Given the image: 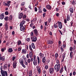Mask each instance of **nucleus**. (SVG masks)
I'll return each mask as SVG.
<instances>
[{
    "label": "nucleus",
    "mask_w": 76,
    "mask_h": 76,
    "mask_svg": "<svg viewBox=\"0 0 76 76\" xmlns=\"http://www.w3.org/2000/svg\"><path fill=\"white\" fill-rule=\"evenodd\" d=\"M0 69L1 70V72L2 75V76H7V72L6 71L3 70V66L1 67Z\"/></svg>",
    "instance_id": "f257e3e1"
},
{
    "label": "nucleus",
    "mask_w": 76,
    "mask_h": 76,
    "mask_svg": "<svg viewBox=\"0 0 76 76\" xmlns=\"http://www.w3.org/2000/svg\"><path fill=\"white\" fill-rule=\"evenodd\" d=\"M60 65H55L54 66L55 70L56 72H58L60 70Z\"/></svg>",
    "instance_id": "f03ea898"
},
{
    "label": "nucleus",
    "mask_w": 76,
    "mask_h": 76,
    "mask_svg": "<svg viewBox=\"0 0 76 76\" xmlns=\"http://www.w3.org/2000/svg\"><path fill=\"white\" fill-rule=\"evenodd\" d=\"M29 49L31 51L29 53V57L31 58L32 57V51H33V50L32 49V47L31 45H30L29 46Z\"/></svg>",
    "instance_id": "7ed1b4c3"
},
{
    "label": "nucleus",
    "mask_w": 76,
    "mask_h": 76,
    "mask_svg": "<svg viewBox=\"0 0 76 76\" xmlns=\"http://www.w3.org/2000/svg\"><path fill=\"white\" fill-rule=\"evenodd\" d=\"M31 39L33 42H36L37 40V37L35 36L31 37Z\"/></svg>",
    "instance_id": "20e7f679"
},
{
    "label": "nucleus",
    "mask_w": 76,
    "mask_h": 76,
    "mask_svg": "<svg viewBox=\"0 0 76 76\" xmlns=\"http://www.w3.org/2000/svg\"><path fill=\"white\" fill-rule=\"evenodd\" d=\"M10 3H11V1H7V3H4V5L5 6H8V7H9L10 5Z\"/></svg>",
    "instance_id": "39448f33"
},
{
    "label": "nucleus",
    "mask_w": 76,
    "mask_h": 76,
    "mask_svg": "<svg viewBox=\"0 0 76 76\" xmlns=\"http://www.w3.org/2000/svg\"><path fill=\"white\" fill-rule=\"evenodd\" d=\"M33 32L35 36H38V35H39V33H38V31L37 29H34L33 30Z\"/></svg>",
    "instance_id": "423d86ee"
},
{
    "label": "nucleus",
    "mask_w": 76,
    "mask_h": 76,
    "mask_svg": "<svg viewBox=\"0 0 76 76\" xmlns=\"http://www.w3.org/2000/svg\"><path fill=\"white\" fill-rule=\"evenodd\" d=\"M36 68H37V70L39 74H40L41 73V68H40V66H36Z\"/></svg>",
    "instance_id": "0eeeda50"
},
{
    "label": "nucleus",
    "mask_w": 76,
    "mask_h": 76,
    "mask_svg": "<svg viewBox=\"0 0 76 76\" xmlns=\"http://www.w3.org/2000/svg\"><path fill=\"white\" fill-rule=\"evenodd\" d=\"M16 64H17V62L16 61H14L13 62L12 65L14 69L16 68Z\"/></svg>",
    "instance_id": "6e6552de"
},
{
    "label": "nucleus",
    "mask_w": 76,
    "mask_h": 76,
    "mask_svg": "<svg viewBox=\"0 0 76 76\" xmlns=\"http://www.w3.org/2000/svg\"><path fill=\"white\" fill-rule=\"evenodd\" d=\"M49 72L50 74H53V72H54V68H50L49 69Z\"/></svg>",
    "instance_id": "1a4fd4ad"
},
{
    "label": "nucleus",
    "mask_w": 76,
    "mask_h": 76,
    "mask_svg": "<svg viewBox=\"0 0 76 76\" xmlns=\"http://www.w3.org/2000/svg\"><path fill=\"white\" fill-rule=\"evenodd\" d=\"M69 11H70V12L71 13H73V12H74V9H73V7H70L69 8Z\"/></svg>",
    "instance_id": "9d476101"
},
{
    "label": "nucleus",
    "mask_w": 76,
    "mask_h": 76,
    "mask_svg": "<svg viewBox=\"0 0 76 76\" xmlns=\"http://www.w3.org/2000/svg\"><path fill=\"white\" fill-rule=\"evenodd\" d=\"M4 56H1V54L0 53V60H2V61H4Z\"/></svg>",
    "instance_id": "9b49d317"
},
{
    "label": "nucleus",
    "mask_w": 76,
    "mask_h": 76,
    "mask_svg": "<svg viewBox=\"0 0 76 76\" xmlns=\"http://www.w3.org/2000/svg\"><path fill=\"white\" fill-rule=\"evenodd\" d=\"M23 15V14L22 12L20 13L18 15L19 18L20 19H22V18Z\"/></svg>",
    "instance_id": "f8f14e48"
},
{
    "label": "nucleus",
    "mask_w": 76,
    "mask_h": 76,
    "mask_svg": "<svg viewBox=\"0 0 76 76\" xmlns=\"http://www.w3.org/2000/svg\"><path fill=\"white\" fill-rule=\"evenodd\" d=\"M70 56L71 58L72 59L73 57V51H71L70 52Z\"/></svg>",
    "instance_id": "ddd939ff"
},
{
    "label": "nucleus",
    "mask_w": 76,
    "mask_h": 76,
    "mask_svg": "<svg viewBox=\"0 0 76 76\" xmlns=\"http://www.w3.org/2000/svg\"><path fill=\"white\" fill-rule=\"evenodd\" d=\"M63 56V59L62 60L61 62H63L64 61V59L65 58V56H66V53H64L62 55Z\"/></svg>",
    "instance_id": "4468645a"
},
{
    "label": "nucleus",
    "mask_w": 76,
    "mask_h": 76,
    "mask_svg": "<svg viewBox=\"0 0 76 76\" xmlns=\"http://www.w3.org/2000/svg\"><path fill=\"white\" fill-rule=\"evenodd\" d=\"M46 7L49 10H51V6L50 5H47L46 6Z\"/></svg>",
    "instance_id": "2eb2a0df"
},
{
    "label": "nucleus",
    "mask_w": 76,
    "mask_h": 76,
    "mask_svg": "<svg viewBox=\"0 0 76 76\" xmlns=\"http://www.w3.org/2000/svg\"><path fill=\"white\" fill-rule=\"evenodd\" d=\"M20 26V30L21 31H25V28H24V27L23 26Z\"/></svg>",
    "instance_id": "dca6fc26"
},
{
    "label": "nucleus",
    "mask_w": 76,
    "mask_h": 76,
    "mask_svg": "<svg viewBox=\"0 0 76 76\" xmlns=\"http://www.w3.org/2000/svg\"><path fill=\"white\" fill-rule=\"evenodd\" d=\"M53 41L51 40H48V44H53Z\"/></svg>",
    "instance_id": "f3484780"
},
{
    "label": "nucleus",
    "mask_w": 76,
    "mask_h": 76,
    "mask_svg": "<svg viewBox=\"0 0 76 76\" xmlns=\"http://www.w3.org/2000/svg\"><path fill=\"white\" fill-rule=\"evenodd\" d=\"M40 58H42L44 57V54L41 53H40L39 54Z\"/></svg>",
    "instance_id": "a211bd4d"
},
{
    "label": "nucleus",
    "mask_w": 76,
    "mask_h": 76,
    "mask_svg": "<svg viewBox=\"0 0 76 76\" xmlns=\"http://www.w3.org/2000/svg\"><path fill=\"white\" fill-rule=\"evenodd\" d=\"M45 61H46V59H45V57H44L42 59V62L43 63H45Z\"/></svg>",
    "instance_id": "6ab92c4d"
},
{
    "label": "nucleus",
    "mask_w": 76,
    "mask_h": 76,
    "mask_svg": "<svg viewBox=\"0 0 76 76\" xmlns=\"http://www.w3.org/2000/svg\"><path fill=\"white\" fill-rule=\"evenodd\" d=\"M4 17V15L3 14H1L0 15V19L2 20L3 19Z\"/></svg>",
    "instance_id": "aec40b11"
},
{
    "label": "nucleus",
    "mask_w": 76,
    "mask_h": 76,
    "mask_svg": "<svg viewBox=\"0 0 76 76\" xmlns=\"http://www.w3.org/2000/svg\"><path fill=\"white\" fill-rule=\"evenodd\" d=\"M66 20L67 21H69L70 20V15H69L68 14L66 16Z\"/></svg>",
    "instance_id": "412c9836"
},
{
    "label": "nucleus",
    "mask_w": 76,
    "mask_h": 76,
    "mask_svg": "<svg viewBox=\"0 0 76 76\" xmlns=\"http://www.w3.org/2000/svg\"><path fill=\"white\" fill-rule=\"evenodd\" d=\"M56 62L57 64H56V65H60V61H59V59H57L56 60Z\"/></svg>",
    "instance_id": "4be33fe9"
},
{
    "label": "nucleus",
    "mask_w": 76,
    "mask_h": 76,
    "mask_svg": "<svg viewBox=\"0 0 76 76\" xmlns=\"http://www.w3.org/2000/svg\"><path fill=\"white\" fill-rule=\"evenodd\" d=\"M24 23H25V21L23 20L20 22V26H23V25H24Z\"/></svg>",
    "instance_id": "5701e85b"
},
{
    "label": "nucleus",
    "mask_w": 76,
    "mask_h": 76,
    "mask_svg": "<svg viewBox=\"0 0 76 76\" xmlns=\"http://www.w3.org/2000/svg\"><path fill=\"white\" fill-rule=\"evenodd\" d=\"M19 63L20 64H22L23 63V60L22 58H20L19 60Z\"/></svg>",
    "instance_id": "b1692460"
},
{
    "label": "nucleus",
    "mask_w": 76,
    "mask_h": 76,
    "mask_svg": "<svg viewBox=\"0 0 76 76\" xmlns=\"http://www.w3.org/2000/svg\"><path fill=\"white\" fill-rule=\"evenodd\" d=\"M33 64L34 66H37L38 64V62H37V61H34Z\"/></svg>",
    "instance_id": "393cba45"
},
{
    "label": "nucleus",
    "mask_w": 76,
    "mask_h": 76,
    "mask_svg": "<svg viewBox=\"0 0 76 76\" xmlns=\"http://www.w3.org/2000/svg\"><path fill=\"white\" fill-rule=\"evenodd\" d=\"M72 4H73V5H75V4H76V0H74L72 1Z\"/></svg>",
    "instance_id": "a878e982"
},
{
    "label": "nucleus",
    "mask_w": 76,
    "mask_h": 76,
    "mask_svg": "<svg viewBox=\"0 0 76 76\" xmlns=\"http://www.w3.org/2000/svg\"><path fill=\"white\" fill-rule=\"evenodd\" d=\"M29 76H32V70H30L29 72Z\"/></svg>",
    "instance_id": "bb28decb"
},
{
    "label": "nucleus",
    "mask_w": 76,
    "mask_h": 76,
    "mask_svg": "<svg viewBox=\"0 0 76 76\" xmlns=\"http://www.w3.org/2000/svg\"><path fill=\"white\" fill-rule=\"evenodd\" d=\"M8 20L9 21H12V15H10L9 16Z\"/></svg>",
    "instance_id": "cd10ccee"
},
{
    "label": "nucleus",
    "mask_w": 76,
    "mask_h": 76,
    "mask_svg": "<svg viewBox=\"0 0 76 76\" xmlns=\"http://www.w3.org/2000/svg\"><path fill=\"white\" fill-rule=\"evenodd\" d=\"M58 26L60 29H61L62 28L63 26H62V24L61 23H59V24H58Z\"/></svg>",
    "instance_id": "c85d7f7f"
},
{
    "label": "nucleus",
    "mask_w": 76,
    "mask_h": 76,
    "mask_svg": "<svg viewBox=\"0 0 76 76\" xmlns=\"http://www.w3.org/2000/svg\"><path fill=\"white\" fill-rule=\"evenodd\" d=\"M64 43L63 45L62 46H63L62 47L64 48H66V44L65 42V41L64 42Z\"/></svg>",
    "instance_id": "c756f323"
},
{
    "label": "nucleus",
    "mask_w": 76,
    "mask_h": 76,
    "mask_svg": "<svg viewBox=\"0 0 76 76\" xmlns=\"http://www.w3.org/2000/svg\"><path fill=\"white\" fill-rule=\"evenodd\" d=\"M8 52L9 53H12V52H13V50L12 49V48H9L8 49Z\"/></svg>",
    "instance_id": "7c9ffc66"
},
{
    "label": "nucleus",
    "mask_w": 76,
    "mask_h": 76,
    "mask_svg": "<svg viewBox=\"0 0 76 76\" xmlns=\"http://www.w3.org/2000/svg\"><path fill=\"white\" fill-rule=\"evenodd\" d=\"M7 68V64H5L3 66V68L4 69H6Z\"/></svg>",
    "instance_id": "2f4dec72"
},
{
    "label": "nucleus",
    "mask_w": 76,
    "mask_h": 76,
    "mask_svg": "<svg viewBox=\"0 0 76 76\" xmlns=\"http://www.w3.org/2000/svg\"><path fill=\"white\" fill-rule=\"evenodd\" d=\"M31 46L33 48H34V49H35V45H34V43H33L31 44Z\"/></svg>",
    "instance_id": "473e14b6"
},
{
    "label": "nucleus",
    "mask_w": 76,
    "mask_h": 76,
    "mask_svg": "<svg viewBox=\"0 0 76 76\" xmlns=\"http://www.w3.org/2000/svg\"><path fill=\"white\" fill-rule=\"evenodd\" d=\"M37 59L38 60V64H39L40 60H39V57L38 56L37 57Z\"/></svg>",
    "instance_id": "72a5a7b5"
},
{
    "label": "nucleus",
    "mask_w": 76,
    "mask_h": 76,
    "mask_svg": "<svg viewBox=\"0 0 76 76\" xmlns=\"http://www.w3.org/2000/svg\"><path fill=\"white\" fill-rule=\"evenodd\" d=\"M58 56V53H56L55 55V58H57Z\"/></svg>",
    "instance_id": "f704fd0d"
},
{
    "label": "nucleus",
    "mask_w": 76,
    "mask_h": 76,
    "mask_svg": "<svg viewBox=\"0 0 76 76\" xmlns=\"http://www.w3.org/2000/svg\"><path fill=\"white\" fill-rule=\"evenodd\" d=\"M4 19L6 21H7V20L9 19V17L7 16L6 17L4 18Z\"/></svg>",
    "instance_id": "c9c22d12"
},
{
    "label": "nucleus",
    "mask_w": 76,
    "mask_h": 76,
    "mask_svg": "<svg viewBox=\"0 0 76 76\" xmlns=\"http://www.w3.org/2000/svg\"><path fill=\"white\" fill-rule=\"evenodd\" d=\"M54 27L55 28H56L58 27V24H57V23L54 24Z\"/></svg>",
    "instance_id": "e433bc0d"
},
{
    "label": "nucleus",
    "mask_w": 76,
    "mask_h": 76,
    "mask_svg": "<svg viewBox=\"0 0 76 76\" xmlns=\"http://www.w3.org/2000/svg\"><path fill=\"white\" fill-rule=\"evenodd\" d=\"M37 18H34L33 19V20L34 23H35V22H36V21H37Z\"/></svg>",
    "instance_id": "4c0bfd02"
},
{
    "label": "nucleus",
    "mask_w": 76,
    "mask_h": 76,
    "mask_svg": "<svg viewBox=\"0 0 76 76\" xmlns=\"http://www.w3.org/2000/svg\"><path fill=\"white\" fill-rule=\"evenodd\" d=\"M60 50L61 53H63L64 51V49L61 46L60 48Z\"/></svg>",
    "instance_id": "58836bf2"
},
{
    "label": "nucleus",
    "mask_w": 76,
    "mask_h": 76,
    "mask_svg": "<svg viewBox=\"0 0 76 76\" xmlns=\"http://www.w3.org/2000/svg\"><path fill=\"white\" fill-rule=\"evenodd\" d=\"M33 60L34 61H37V59H36V56H35V55L34 56Z\"/></svg>",
    "instance_id": "ea45409f"
},
{
    "label": "nucleus",
    "mask_w": 76,
    "mask_h": 76,
    "mask_svg": "<svg viewBox=\"0 0 76 76\" xmlns=\"http://www.w3.org/2000/svg\"><path fill=\"white\" fill-rule=\"evenodd\" d=\"M22 52L23 53V54H26V50L23 49L22 50Z\"/></svg>",
    "instance_id": "a19ab883"
},
{
    "label": "nucleus",
    "mask_w": 76,
    "mask_h": 76,
    "mask_svg": "<svg viewBox=\"0 0 76 76\" xmlns=\"http://www.w3.org/2000/svg\"><path fill=\"white\" fill-rule=\"evenodd\" d=\"M20 44H21V41H20V40H19L18 41V45H20Z\"/></svg>",
    "instance_id": "79ce46f5"
},
{
    "label": "nucleus",
    "mask_w": 76,
    "mask_h": 76,
    "mask_svg": "<svg viewBox=\"0 0 76 76\" xmlns=\"http://www.w3.org/2000/svg\"><path fill=\"white\" fill-rule=\"evenodd\" d=\"M30 35L31 37L34 36V32H33V31H32L31 32V34H30Z\"/></svg>",
    "instance_id": "37998d69"
},
{
    "label": "nucleus",
    "mask_w": 76,
    "mask_h": 76,
    "mask_svg": "<svg viewBox=\"0 0 76 76\" xmlns=\"http://www.w3.org/2000/svg\"><path fill=\"white\" fill-rule=\"evenodd\" d=\"M6 49V48H2L1 49V51L2 52H4V50Z\"/></svg>",
    "instance_id": "c03bdc74"
},
{
    "label": "nucleus",
    "mask_w": 76,
    "mask_h": 76,
    "mask_svg": "<svg viewBox=\"0 0 76 76\" xmlns=\"http://www.w3.org/2000/svg\"><path fill=\"white\" fill-rule=\"evenodd\" d=\"M51 18H50L48 20V23H50L51 22Z\"/></svg>",
    "instance_id": "a18cd8bd"
},
{
    "label": "nucleus",
    "mask_w": 76,
    "mask_h": 76,
    "mask_svg": "<svg viewBox=\"0 0 76 76\" xmlns=\"http://www.w3.org/2000/svg\"><path fill=\"white\" fill-rule=\"evenodd\" d=\"M63 72V67H62L60 70V73H62Z\"/></svg>",
    "instance_id": "49530a36"
},
{
    "label": "nucleus",
    "mask_w": 76,
    "mask_h": 76,
    "mask_svg": "<svg viewBox=\"0 0 76 76\" xmlns=\"http://www.w3.org/2000/svg\"><path fill=\"white\" fill-rule=\"evenodd\" d=\"M31 59H30L28 58L27 59V62L28 63H31Z\"/></svg>",
    "instance_id": "de8ad7c7"
},
{
    "label": "nucleus",
    "mask_w": 76,
    "mask_h": 76,
    "mask_svg": "<svg viewBox=\"0 0 76 76\" xmlns=\"http://www.w3.org/2000/svg\"><path fill=\"white\" fill-rule=\"evenodd\" d=\"M5 15H9V12L7 11H6L5 12Z\"/></svg>",
    "instance_id": "09e8293b"
},
{
    "label": "nucleus",
    "mask_w": 76,
    "mask_h": 76,
    "mask_svg": "<svg viewBox=\"0 0 76 76\" xmlns=\"http://www.w3.org/2000/svg\"><path fill=\"white\" fill-rule=\"evenodd\" d=\"M61 41H59L58 42V46H59V47H60L61 45Z\"/></svg>",
    "instance_id": "8fccbe9b"
},
{
    "label": "nucleus",
    "mask_w": 76,
    "mask_h": 76,
    "mask_svg": "<svg viewBox=\"0 0 76 76\" xmlns=\"http://www.w3.org/2000/svg\"><path fill=\"white\" fill-rule=\"evenodd\" d=\"M21 65L22 66H23V67H24V68H26V66H25V65H24V64H23V63L22 64H21Z\"/></svg>",
    "instance_id": "3c124183"
},
{
    "label": "nucleus",
    "mask_w": 76,
    "mask_h": 76,
    "mask_svg": "<svg viewBox=\"0 0 76 76\" xmlns=\"http://www.w3.org/2000/svg\"><path fill=\"white\" fill-rule=\"evenodd\" d=\"M39 12L40 13H42V10L41 9H38Z\"/></svg>",
    "instance_id": "603ef678"
},
{
    "label": "nucleus",
    "mask_w": 76,
    "mask_h": 76,
    "mask_svg": "<svg viewBox=\"0 0 76 76\" xmlns=\"http://www.w3.org/2000/svg\"><path fill=\"white\" fill-rule=\"evenodd\" d=\"M45 69H46V70L47 69H48V66L47 65H46L45 66Z\"/></svg>",
    "instance_id": "864d4df0"
},
{
    "label": "nucleus",
    "mask_w": 76,
    "mask_h": 76,
    "mask_svg": "<svg viewBox=\"0 0 76 76\" xmlns=\"http://www.w3.org/2000/svg\"><path fill=\"white\" fill-rule=\"evenodd\" d=\"M69 50H70V51H73V47H70L69 48Z\"/></svg>",
    "instance_id": "5fc2aeb1"
},
{
    "label": "nucleus",
    "mask_w": 76,
    "mask_h": 76,
    "mask_svg": "<svg viewBox=\"0 0 76 76\" xmlns=\"http://www.w3.org/2000/svg\"><path fill=\"white\" fill-rule=\"evenodd\" d=\"M43 11L44 12H47V10H46V9H45V8H44L43 9Z\"/></svg>",
    "instance_id": "6e6d98bb"
},
{
    "label": "nucleus",
    "mask_w": 76,
    "mask_h": 76,
    "mask_svg": "<svg viewBox=\"0 0 76 76\" xmlns=\"http://www.w3.org/2000/svg\"><path fill=\"white\" fill-rule=\"evenodd\" d=\"M27 41L29 42L30 41V38H27L26 39Z\"/></svg>",
    "instance_id": "4d7b16f0"
},
{
    "label": "nucleus",
    "mask_w": 76,
    "mask_h": 76,
    "mask_svg": "<svg viewBox=\"0 0 76 76\" xmlns=\"http://www.w3.org/2000/svg\"><path fill=\"white\" fill-rule=\"evenodd\" d=\"M34 10L35 12H37L38 10L37 9V7H35L34 8Z\"/></svg>",
    "instance_id": "13d9d810"
},
{
    "label": "nucleus",
    "mask_w": 76,
    "mask_h": 76,
    "mask_svg": "<svg viewBox=\"0 0 76 76\" xmlns=\"http://www.w3.org/2000/svg\"><path fill=\"white\" fill-rule=\"evenodd\" d=\"M32 57L30 58H31L30 60H31V62H32V61H34V58H32Z\"/></svg>",
    "instance_id": "bf43d9fd"
},
{
    "label": "nucleus",
    "mask_w": 76,
    "mask_h": 76,
    "mask_svg": "<svg viewBox=\"0 0 76 76\" xmlns=\"http://www.w3.org/2000/svg\"><path fill=\"white\" fill-rule=\"evenodd\" d=\"M5 26L6 28H8V26H7V23H6L5 24Z\"/></svg>",
    "instance_id": "052dcab7"
},
{
    "label": "nucleus",
    "mask_w": 76,
    "mask_h": 76,
    "mask_svg": "<svg viewBox=\"0 0 76 76\" xmlns=\"http://www.w3.org/2000/svg\"><path fill=\"white\" fill-rule=\"evenodd\" d=\"M64 23L65 24L67 23V20L66 19H64Z\"/></svg>",
    "instance_id": "680f3d73"
},
{
    "label": "nucleus",
    "mask_w": 76,
    "mask_h": 76,
    "mask_svg": "<svg viewBox=\"0 0 76 76\" xmlns=\"http://www.w3.org/2000/svg\"><path fill=\"white\" fill-rule=\"evenodd\" d=\"M24 64H25V65H26V66H27L28 64V62H26V61H25L24 62Z\"/></svg>",
    "instance_id": "e2e57ef3"
},
{
    "label": "nucleus",
    "mask_w": 76,
    "mask_h": 76,
    "mask_svg": "<svg viewBox=\"0 0 76 76\" xmlns=\"http://www.w3.org/2000/svg\"><path fill=\"white\" fill-rule=\"evenodd\" d=\"M26 18V15H24L23 16V19H24V18Z\"/></svg>",
    "instance_id": "0e129e2a"
},
{
    "label": "nucleus",
    "mask_w": 76,
    "mask_h": 76,
    "mask_svg": "<svg viewBox=\"0 0 76 76\" xmlns=\"http://www.w3.org/2000/svg\"><path fill=\"white\" fill-rule=\"evenodd\" d=\"M21 5V6H24V5H25V2H22Z\"/></svg>",
    "instance_id": "69168bd1"
},
{
    "label": "nucleus",
    "mask_w": 76,
    "mask_h": 76,
    "mask_svg": "<svg viewBox=\"0 0 76 76\" xmlns=\"http://www.w3.org/2000/svg\"><path fill=\"white\" fill-rule=\"evenodd\" d=\"M73 76H75V75H76V72H73Z\"/></svg>",
    "instance_id": "338daca9"
},
{
    "label": "nucleus",
    "mask_w": 76,
    "mask_h": 76,
    "mask_svg": "<svg viewBox=\"0 0 76 76\" xmlns=\"http://www.w3.org/2000/svg\"><path fill=\"white\" fill-rule=\"evenodd\" d=\"M18 51H21V48H19L18 49Z\"/></svg>",
    "instance_id": "774afa93"
}]
</instances>
